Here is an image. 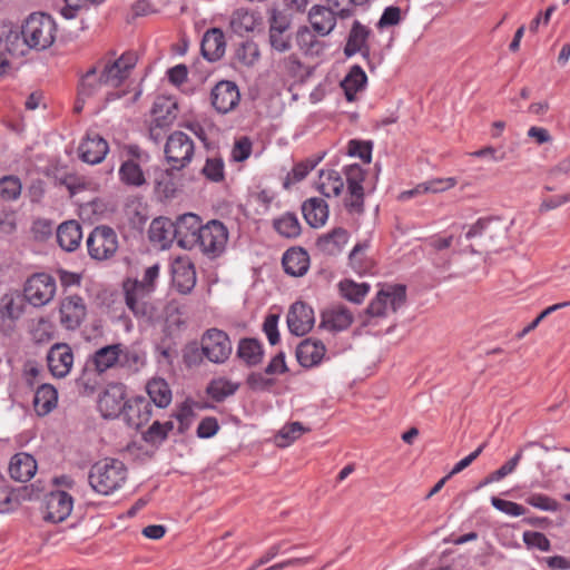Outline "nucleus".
Segmentation results:
<instances>
[{
	"mask_svg": "<svg viewBox=\"0 0 570 570\" xmlns=\"http://www.w3.org/2000/svg\"><path fill=\"white\" fill-rule=\"evenodd\" d=\"M88 479L95 492L110 495L125 484L127 469L120 460L106 458L90 468Z\"/></svg>",
	"mask_w": 570,
	"mask_h": 570,
	"instance_id": "obj_1",
	"label": "nucleus"
},
{
	"mask_svg": "<svg viewBox=\"0 0 570 570\" xmlns=\"http://www.w3.org/2000/svg\"><path fill=\"white\" fill-rule=\"evenodd\" d=\"M57 26L47 13H31L24 21L21 35L24 43L36 50L49 48L56 39Z\"/></svg>",
	"mask_w": 570,
	"mask_h": 570,
	"instance_id": "obj_2",
	"label": "nucleus"
},
{
	"mask_svg": "<svg viewBox=\"0 0 570 570\" xmlns=\"http://www.w3.org/2000/svg\"><path fill=\"white\" fill-rule=\"evenodd\" d=\"M508 224L500 218H481L470 226L468 239L478 238V245L488 252H499L507 244Z\"/></svg>",
	"mask_w": 570,
	"mask_h": 570,
	"instance_id": "obj_3",
	"label": "nucleus"
},
{
	"mask_svg": "<svg viewBox=\"0 0 570 570\" xmlns=\"http://www.w3.org/2000/svg\"><path fill=\"white\" fill-rule=\"evenodd\" d=\"M178 106L174 98L158 96L150 110L151 120L149 125V137L158 144L177 118Z\"/></svg>",
	"mask_w": 570,
	"mask_h": 570,
	"instance_id": "obj_4",
	"label": "nucleus"
},
{
	"mask_svg": "<svg viewBox=\"0 0 570 570\" xmlns=\"http://www.w3.org/2000/svg\"><path fill=\"white\" fill-rule=\"evenodd\" d=\"M57 292V283L48 273H35L23 284V298L33 307H43L49 304Z\"/></svg>",
	"mask_w": 570,
	"mask_h": 570,
	"instance_id": "obj_5",
	"label": "nucleus"
},
{
	"mask_svg": "<svg viewBox=\"0 0 570 570\" xmlns=\"http://www.w3.org/2000/svg\"><path fill=\"white\" fill-rule=\"evenodd\" d=\"M87 249L89 256L98 262L112 258L118 248V235L114 228L100 225L95 227L87 238Z\"/></svg>",
	"mask_w": 570,
	"mask_h": 570,
	"instance_id": "obj_6",
	"label": "nucleus"
},
{
	"mask_svg": "<svg viewBox=\"0 0 570 570\" xmlns=\"http://www.w3.org/2000/svg\"><path fill=\"white\" fill-rule=\"evenodd\" d=\"M136 62L137 57L135 53L125 52L117 59L102 58L95 67H98L105 86L117 88L129 77Z\"/></svg>",
	"mask_w": 570,
	"mask_h": 570,
	"instance_id": "obj_7",
	"label": "nucleus"
},
{
	"mask_svg": "<svg viewBox=\"0 0 570 570\" xmlns=\"http://www.w3.org/2000/svg\"><path fill=\"white\" fill-rule=\"evenodd\" d=\"M194 141L183 131L173 132L165 145V157L171 169L181 170L193 159Z\"/></svg>",
	"mask_w": 570,
	"mask_h": 570,
	"instance_id": "obj_8",
	"label": "nucleus"
},
{
	"mask_svg": "<svg viewBox=\"0 0 570 570\" xmlns=\"http://www.w3.org/2000/svg\"><path fill=\"white\" fill-rule=\"evenodd\" d=\"M197 246L210 258L220 256L228 242V229L219 220L213 219L205 224L198 235Z\"/></svg>",
	"mask_w": 570,
	"mask_h": 570,
	"instance_id": "obj_9",
	"label": "nucleus"
},
{
	"mask_svg": "<svg viewBox=\"0 0 570 570\" xmlns=\"http://www.w3.org/2000/svg\"><path fill=\"white\" fill-rule=\"evenodd\" d=\"M229 336L222 330L209 328L202 336V352L206 358L216 364L226 362L232 354Z\"/></svg>",
	"mask_w": 570,
	"mask_h": 570,
	"instance_id": "obj_10",
	"label": "nucleus"
},
{
	"mask_svg": "<svg viewBox=\"0 0 570 570\" xmlns=\"http://www.w3.org/2000/svg\"><path fill=\"white\" fill-rule=\"evenodd\" d=\"M126 386L121 383L108 384L98 399V410L105 419L121 416L126 399Z\"/></svg>",
	"mask_w": 570,
	"mask_h": 570,
	"instance_id": "obj_11",
	"label": "nucleus"
},
{
	"mask_svg": "<svg viewBox=\"0 0 570 570\" xmlns=\"http://www.w3.org/2000/svg\"><path fill=\"white\" fill-rule=\"evenodd\" d=\"M176 242L184 249H193L199 242L198 235L204 225L198 215L186 213L177 217L174 222Z\"/></svg>",
	"mask_w": 570,
	"mask_h": 570,
	"instance_id": "obj_12",
	"label": "nucleus"
},
{
	"mask_svg": "<svg viewBox=\"0 0 570 570\" xmlns=\"http://www.w3.org/2000/svg\"><path fill=\"white\" fill-rule=\"evenodd\" d=\"M87 315V306L79 295H68L60 302L59 320L63 328L75 331L80 327Z\"/></svg>",
	"mask_w": 570,
	"mask_h": 570,
	"instance_id": "obj_13",
	"label": "nucleus"
},
{
	"mask_svg": "<svg viewBox=\"0 0 570 570\" xmlns=\"http://www.w3.org/2000/svg\"><path fill=\"white\" fill-rule=\"evenodd\" d=\"M240 100L237 85L229 80L217 82L210 91V102L218 114H228L234 110Z\"/></svg>",
	"mask_w": 570,
	"mask_h": 570,
	"instance_id": "obj_14",
	"label": "nucleus"
},
{
	"mask_svg": "<svg viewBox=\"0 0 570 570\" xmlns=\"http://www.w3.org/2000/svg\"><path fill=\"white\" fill-rule=\"evenodd\" d=\"M43 519L52 523L65 521L73 508L72 497L65 491H52L46 495Z\"/></svg>",
	"mask_w": 570,
	"mask_h": 570,
	"instance_id": "obj_15",
	"label": "nucleus"
},
{
	"mask_svg": "<svg viewBox=\"0 0 570 570\" xmlns=\"http://www.w3.org/2000/svg\"><path fill=\"white\" fill-rule=\"evenodd\" d=\"M153 416L150 401L144 396H135L127 400L121 417L129 428L136 430L147 424Z\"/></svg>",
	"mask_w": 570,
	"mask_h": 570,
	"instance_id": "obj_16",
	"label": "nucleus"
},
{
	"mask_svg": "<svg viewBox=\"0 0 570 570\" xmlns=\"http://www.w3.org/2000/svg\"><path fill=\"white\" fill-rule=\"evenodd\" d=\"M24 298L18 293H7L0 299V330L9 334L24 312Z\"/></svg>",
	"mask_w": 570,
	"mask_h": 570,
	"instance_id": "obj_17",
	"label": "nucleus"
},
{
	"mask_svg": "<svg viewBox=\"0 0 570 570\" xmlns=\"http://www.w3.org/2000/svg\"><path fill=\"white\" fill-rule=\"evenodd\" d=\"M315 324L314 311L304 302L294 303L287 314V326L292 334L303 336L307 334Z\"/></svg>",
	"mask_w": 570,
	"mask_h": 570,
	"instance_id": "obj_18",
	"label": "nucleus"
},
{
	"mask_svg": "<svg viewBox=\"0 0 570 570\" xmlns=\"http://www.w3.org/2000/svg\"><path fill=\"white\" fill-rule=\"evenodd\" d=\"M124 289L126 305L137 318L151 321L156 316V308L149 301L150 293L128 284L124 285Z\"/></svg>",
	"mask_w": 570,
	"mask_h": 570,
	"instance_id": "obj_19",
	"label": "nucleus"
},
{
	"mask_svg": "<svg viewBox=\"0 0 570 570\" xmlns=\"http://www.w3.org/2000/svg\"><path fill=\"white\" fill-rule=\"evenodd\" d=\"M47 362L50 372L56 377L67 376L73 364V353L66 343H57L48 352Z\"/></svg>",
	"mask_w": 570,
	"mask_h": 570,
	"instance_id": "obj_20",
	"label": "nucleus"
},
{
	"mask_svg": "<svg viewBox=\"0 0 570 570\" xmlns=\"http://www.w3.org/2000/svg\"><path fill=\"white\" fill-rule=\"evenodd\" d=\"M173 284L181 294H189L196 285L194 264L187 257H178L171 263Z\"/></svg>",
	"mask_w": 570,
	"mask_h": 570,
	"instance_id": "obj_21",
	"label": "nucleus"
},
{
	"mask_svg": "<svg viewBox=\"0 0 570 570\" xmlns=\"http://www.w3.org/2000/svg\"><path fill=\"white\" fill-rule=\"evenodd\" d=\"M107 141L96 132L87 134L79 146V157L82 161L96 165L101 163L108 153Z\"/></svg>",
	"mask_w": 570,
	"mask_h": 570,
	"instance_id": "obj_22",
	"label": "nucleus"
},
{
	"mask_svg": "<svg viewBox=\"0 0 570 570\" xmlns=\"http://www.w3.org/2000/svg\"><path fill=\"white\" fill-rule=\"evenodd\" d=\"M346 176L347 190L350 199L346 200V206L351 208H360L363 204L364 189L363 181L365 173L362 167L357 164L348 165L344 169Z\"/></svg>",
	"mask_w": 570,
	"mask_h": 570,
	"instance_id": "obj_23",
	"label": "nucleus"
},
{
	"mask_svg": "<svg viewBox=\"0 0 570 570\" xmlns=\"http://www.w3.org/2000/svg\"><path fill=\"white\" fill-rule=\"evenodd\" d=\"M200 50L203 57L210 61H218L226 51L225 35L219 28L208 29L202 39Z\"/></svg>",
	"mask_w": 570,
	"mask_h": 570,
	"instance_id": "obj_24",
	"label": "nucleus"
},
{
	"mask_svg": "<svg viewBox=\"0 0 570 570\" xmlns=\"http://www.w3.org/2000/svg\"><path fill=\"white\" fill-rule=\"evenodd\" d=\"M353 320V314L347 307L334 305L322 313L321 327L332 332H342L351 326Z\"/></svg>",
	"mask_w": 570,
	"mask_h": 570,
	"instance_id": "obj_25",
	"label": "nucleus"
},
{
	"mask_svg": "<svg viewBox=\"0 0 570 570\" xmlns=\"http://www.w3.org/2000/svg\"><path fill=\"white\" fill-rule=\"evenodd\" d=\"M149 240L159 246L161 249H167L176 240L174 222L166 217L155 218L148 229Z\"/></svg>",
	"mask_w": 570,
	"mask_h": 570,
	"instance_id": "obj_26",
	"label": "nucleus"
},
{
	"mask_svg": "<svg viewBox=\"0 0 570 570\" xmlns=\"http://www.w3.org/2000/svg\"><path fill=\"white\" fill-rule=\"evenodd\" d=\"M302 214L312 228H320L328 219V205L323 198L311 197L302 204Z\"/></svg>",
	"mask_w": 570,
	"mask_h": 570,
	"instance_id": "obj_27",
	"label": "nucleus"
},
{
	"mask_svg": "<svg viewBox=\"0 0 570 570\" xmlns=\"http://www.w3.org/2000/svg\"><path fill=\"white\" fill-rule=\"evenodd\" d=\"M337 13L330 7L313 6L308 12V21L313 30L324 37L330 35L336 26Z\"/></svg>",
	"mask_w": 570,
	"mask_h": 570,
	"instance_id": "obj_28",
	"label": "nucleus"
},
{
	"mask_svg": "<svg viewBox=\"0 0 570 570\" xmlns=\"http://www.w3.org/2000/svg\"><path fill=\"white\" fill-rule=\"evenodd\" d=\"M326 347L321 341L306 338L296 348L298 363L304 367L318 365L325 356Z\"/></svg>",
	"mask_w": 570,
	"mask_h": 570,
	"instance_id": "obj_29",
	"label": "nucleus"
},
{
	"mask_svg": "<svg viewBox=\"0 0 570 570\" xmlns=\"http://www.w3.org/2000/svg\"><path fill=\"white\" fill-rule=\"evenodd\" d=\"M37 472V462L32 455L21 452L14 454L9 464L10 476L18 482L29 481Z\"/></svg>",
	"mask_w": 570,
	"mask_h": 570,
	"instance_id": "obj_30",
	"label": "nucleus"
},
{
	"mask_svg": "<svg viewBox=\"0 0 570 570\" xmlns=\"http://www.w3.org/2000/svg\"><path fill=\"white\" fill-rule=\"evenodd\" d=\"M453 243V236H443L440 234L432 235L424 239L425 247L435 267L446 269L450 266V258L439 255L448 249Z\"/></svg>",
	"mask_w": 570,
	"mask_h": 570,
	"instance_id": "obj_31",
	"label": "nucleus"
},
{
	"mask_svg": "<svg viewBox=\"0 0 570 570\" xmlns=\"http://www.w3.org/2000/svg\"><path fill=\"white\" fill-rule=\"evenodd\" d=\"M282 264L288 275L303 276L308 271L309 256L302 248H292L284 253Z\"/></svg>",
	"mask_w": 570,
	"mask_h": 570,
	"instance_id": "obj_32",
	"label": "nucleus"
},
{
	"mask_svg": "<svg viewBox=\"0 0 570 570\" xmlns=\"http://www.w3.org/2000/svg\"><path fill=\"white\" fill-rule=\"evenodd\" d=\"M82 238L81 226L76 220L62 223L57 229V240L67 252L77 249Z\"/></svg>",
	"mask_w": 570,
	"mask_h": 570,
	"instance_id": "obj_33",
	"label": "nucleus"
},
{
	"mask_svg": "<svg viewBox=\"0 0 570 570\" xmlns=\"http://www.w3.org/2000/svg\"><path fill=\"white\" fill-rule=\"evenodd\" d=\"M146 392L154 405L159 409H166L171 403V389L167 381L161 377L150 379L146 384Z\"/></svg>",
	"mask_w": 570,
	"mask_h": 570,
	"instance_id": "obj_34",
	"label": "nucleus"
},
{
	"mask_svg": "<svg viewBox=\"0 0 570 570\" xmlns=\"http://www.w3.org/2000/svg\"><path fill=\"white\" fill-rule=\"evenodd\" d=\"M344 188L340 173L334 169H322L316 183V189L325 197L338 196Z\"/></svg>",
	"mask_w": 570,
	"mask_h": 570,
	"instance_id": "obj_35",
	"label": "nucleus"
},
{
	"mask_svg": "<svg viewBox=\"0 0 570 570\" xmlns=\"http://www.w3.org/2000/svg\"><path fill=\"white\" fill-rule=\"evenodd\" d=\"M347 232L343 228H335L331 233L321 236L317 239V247L327 255L338 254L347 243Z\"/></svg>",
	"mask_w": 570,
	"mask_h": 570,
	"instance_id": "obj_36",
	"label": "nucleus"
},
{
	"mask_svg": "<svg viewBox=\"0 0 570 570\" xmlns=\"http://www.w3.org/2000/svg\"><path fill=\"white\" fill-rule=\"evenodd\" d=\"M58 393L50 384H42L35 393L33 406L39 415H47L57 405Z\"/></svg>",
	"mask_w": 570,
	"mask_h": 570,
	"instance_id": "obj_37",
	"label": "nucleus"
},
{
	"mask_svg": "<svg viewBox=\"0 0 570 570\" xmlns=\"http://www.w3.org/2000/svg\"><path fill=\"white\" fill-rule=\"evenodd\" d=\"M263 346L256 338H242L237 346V356L247 365H257L263 360Z\"/></svg>",
	"mask_w": 570,
	"mask_h": 570,
	"instance_id": "obj_38",
	"label": "nucleus"
},
{
	"mask_svg": "<svg viewBox=\"0 0 570 570\" xmlns=\"http://www.w3.org/2000/svg\"><path fill=\"white\" fill-rule=\"evenodd\" d=\"M367 248L368 245L366 243L356 244L350 253L348 264L358 275L370 274L374 269V263L366 254Z\"/></svg>",
	"mask_w": 570,
	"mask_h": 570,
	"instance_id": "obj_39",
	"label": "nucleus"
},
{
	"mask_svg": "<svg viewBox=\"0 0 570 570\" xmlns=\"http://www.w3.org/2000/svg\"><path fill=\"white\" fill-rule=\"evenodd\" d=\"M121 352V344H112L99 348L92 357L95 368L99 373L109 370L118 362Z\"/></svg>",
	"mask_w": 570,
	"mask_h": 570,
	"instance_id": "obj_40",
	"label": "nucleus"
},
{
	"mask_svg": "<svg viewBox=\"0 0 570 570\" xmlns=\"http://www.w3.org/2000/svg\"><path fill=\"white\" fill-rule=\"evenodd\" d=\"M105 82L101 81V73L98 67H91L81 78L78 95L81 100L94 97L98 94Z\"/></svg>",
	"mask_w": 570,
	"mask_h": 570,
	"instance_id": "obj_41",
	"label": "nucleus"
},
{
	"mask_svg": "<svg viewBox=\"0 0 570 570\" xmlns=\"http://www.w3.org/2000/svg\"><path fill=\"white\" fill-rule=\"evenodd\" d=\"M274 229L285 238H296L301 235L302 226L295 213L287 212L273 220Z\"/></svg>",
	"mask_w": 570,
	"mask_h": 570,
	"instance_id": "obj_42",
	"label": "nucleus"
},
{
	"mask_svg": "<svg viewBox=\"0 0 570 570\" xmlns=\"http://www.w3.org/2000/svg\"><path fill=\"white\" fill-rule=\"evenodd\" d=\"M229 26L237 35L252 32L256 27L255 13L249 9L238 8L232 13Z\"/></svg>",
	"mask_w": 570,
	"mask_h": 570,
	"instance_id": "obj_43",
	"label": "nucleus"
},
{
	"mask_svg": "<svg viewBox=\"0 0 570 570\" xmlns=\"http://www.w3.org/2000/svg\"><path fill=\"white\" fill-rule=\"evenodd\" d=\"M531 445H533V443H528L523 448L519 449V451L509 461H507L504 464H502L498 470L488 474L482 480V482L480 483L479 487H484L490 483L498 482V481L504 479L505 476L510 475L511 473H513L515 471L520 460L522 459L523 450Z\"/></svg>",
	"mask_w": 570,
	"mask_h": 570,
	"instance_id": "obj_44",
	"label": "nucleus"
},
{
	"mask_svg": "<svg viewBox=\"0 0 570 570\" xmlns=\"http://www.w3.org/2000/svg\"><path fill=\"white\" fill-rule=\"evenodd\" d=\"M234 58L243 67H253L261 58L259 47L253 40L243 41L236 47Z\"/></svg>",
	"mask_w": 570,
	"mask_h": 570,
	"instance_id": "obj_45",
	"label": "nucleus"
},
{
	"mask_svg": "<svg viewBox=\"0 0 570 570\" xmlns=\"http://www.w3.org/2000/svg\"><path fill=\"white\" fill-rule=\"evenodd\" d=\"M118 174L120 181L127 186L140 187L146 183L142 169L131 159L121 164Z\"/></svg>",
	"mask_w": 570,
	"mask_h": 570,
	"instance_id": "obj_46",
	"label": "nucleus"
},
{
	"mask_svg": "<svg viewBox=\"0 0 570 570\" xmlns=\"http://www.w3.org/2000/svg\"><path fill=\"white\" fill-rule=\"evenodd\" d=\"M365 81V72L358 66L352 67L341 83L348 101L354 100L356 92L363 88Z\"/></svg>",
	"mask_w": 570,
	"mask_h": 570,
	"instance_id": "obj_47",
	"label": "nucleus"
},
{
	"mask_svg": "<svg viewBox=\"0 0 570 570\" xmlns=\"http://www.w3.org/2000/svg\"><path fill=\"white\" fill-rule=\"evenodd\" d=\"M367 36V29L358 21H354L344 48V53L347 57H352L356 52L361 51L366 42Z\"/></svg>",
	"mask_w": 570,
	"mask_h": 570,
	"instance_id": "obj_48",
	"label": "nucleus"
},
{
	"mask_svg": "<svg viewBox=\"0 0 570 570\" xmlns=\"http://www.w3.org/2000/svg\"><path fill=\"white\" fill-rule=\"evenodd\" d=\"M340 291L344 298L360 304L367 295L370 285L367 283H355L351 279H344L340 283Z\"/></svg>",
	"mask_w": 570,
	"mask_h": 570,
	"instance_id": "obj_49",
	"label": "nucleus"
},
{
	"mask_svg": "<svg viewBox=\"0 0 570 570\" xmlns=\"http://www.w3.org/2000/svg\"><path fill=\"white\" fill-rule=\"evenodd\" d=\"M523 499L529 505L541 511L556 512L560 508L557 500L543 493L528 492L523 494Z\"/></svg>",
	"mask_w": 570,
	"mask_h": 570,
	"instance_id": "obj_50",
	"label": "nucleus"
},
{
	"mask_svg": "<svg viewBox=\"0 0 570 570\" xmlns=\"http://www.w3.org/2000/svg\"><path fill=\"white\" fill-rule=\"evenodd\" d=\"M237 387V384H234L228 380L218 379L209 383L207 387V393L212 396V399L220 402L225 400L227 396L233 395L236 392Z\"/></svg>",
	"mask_w": 570,
	"mask_h": 570,
	"instance_id": "obj_51",
	"label": "nucleus"
},
{
	"mask_svg": "<svg viewBox=\"0 0 570 570\" xmlns=\"http://www.w3.org/2000/svg\"><path fill=\"white\" fill-rule=\"evenodd\" d=\"M306 431H308V429L304 428L299 422L286 424L276 435L277 444L279 446H287Z\"/></svg>",
	"mask_w": 570,
	"mask_h": 570,
	"instance_id": "obj_52",
	"label": "nucleus"
},
{
	"mask_svg": "<svg viewBox=\"0 0 570 570\" xmlns=\"http://www.w3.org/2000/svg\"><path fill=\"white\" fill-rule=\"evenodd\" d=\"M159 276V265L154 264L147 267L144 272L141 279H136L134 282H127L126 284L138 287L142 289L145 293H153L155 291V282Z\"/></svg>",
	"mask_w": 570,
	"mask_h": 570,
	"instance_id": "obj_53",
	"label": "nucleus"
},
{
	"mask_svg": "<svg viewBox=\"0 0 570 570\" xmlns=\"http://www.w3.org/2000/svg\"><path fill=\"white\" fill-rule=\"evenodd\" d=\"M322 159L323 156H318L314 159L309 158L296 164L291 170V173H288L287 180L293 184L303 180L309 174V171H312L317 166V164Z\"/></svg>",
	"mask_w": 570,
	"mask_h": 570,
	"instance_id": "obj_54",
	"label": "nucleus"
},
{
	"mask_svg": "<svg viewBox=\"0 0 570 570\" xmlns=\"http://www.w3.org/2000/svg\"><path fill=\"white\" fill-rule=\"evenodd\" d=\"M570 173V159L567 157L560 160L556 166H553L547 175L548 184L543 187L547 191H554L557 189L556 183L560 180L562 176H566Z\"/></svg>",
	"mask_w": 570,
	"mask_h": 570,
	"instance_id": "obj_55",
	"label": "nucleus"
},
{
	"mask_svg": "<svg viewBox=\"0 0 570 570\" xmlns=\"http://www.w3.org/2000/svg\"><path fill=\"white\" fill-rule=\"evenodd\" d=\"M21 183L19 178L6 176L0 179V196L4 200H16L21 194Z\"/></svg>",
	"mask_w": 570,
	"mask_h": 570,
	"instance_id": "obj_56",
	"label": "nucleus"
},
{
	"mask_svg": "<svg viewBox=\"0 0 570 570\" xmlns=\"http://www.w3.org/2000/svg\"><path fill=\"white\" fill-rule=\"evenodd\" d=\"M291 19L278 9H272L268 18V33L289 32Z\"/></svg>",
	"mask_w": 570,
	"mask_h": 570,
	"instance_id": "obj_57",
	"label": "nucleus"
},
{
	"mask_svg": "<svg viewBox=\"0 0 570 570\" xmlns=\"http://www.w3.org/2000/svg\"><path fill=\"white\" fill-rule=\"evenodd\" d=\"M491 504L497 510H499L510 517H521V515L525 514V512H527V510L523 505L512 502V501L500 499L498 497L491 498Z\"/></svg>",
	"mask_w": 570,
	"mask_h": 570,
	"instance_id": "obj_58",
	"label": "nucleus"
},
{
	"mask_svg": "<svg viewBox=\"0 0 570 570\" xmlns=\"http://www.w3.org/2000/svg\"><path fill=\"white\" fill-rule=\"evenodd\" d=\"M458 184L456 178H433L421 184V188L424 193H442L453 188Z\"/></svg>",
	"mask_w": 570,
	"mask_h": 570,
	"instance_id": "obj_59",
	"label": "nucleus"
},
{
	"mask_svg": "<svg viewBox=\"0 0 570 570\" xmlns=\"http://www.w3.org/2000/svg\"><path fill=\"white\" fill-rule=\"evenodd\" d=\"M205 177L212 181H220L224 179V161L220 158H208L202 169Z\"/></svg>",
	"mask_w": 570,
	"mask_h": 570,
	"instance_id": "obj_60",
	"label": "nucleus"
},
{
	"mask_svg": "<svg viewBox=\"0 0 570 570\" xmlns=\"http://www.w3.org/2000/svg\"><path fill=\"white\" fill-rule=\"evenodd\" d=\"M391 297L390 292L380 291L375 298L372 299L367 307V312L371 316L381 317L386 315L387 302Z\"/></svg>",
	"mask_w": 570,
	"mask_h": 570,
	"instance_id": "obj_61",
	"label": "nucleus"
},
{
	"mask_svg": "<svg viewBox=\"0 0 570 570\" xmlns=\"http://www.w3.org/2000/svg\"><path fill=\"white\" fill-rule=\"evenodd\" d=\"M268 42L272 49L279 53L292 49V36L289 32L268 33Z\"/></svg>",
	"mask_w": 570,
	"mask_h": 570,
	"instance_id": "obj_62",
	"label": "nucleus"
},
{
	"mask_svg": "<svg viewBox=\"0 0 570 570\" xmlns=\"http://www.w3.org/2000/svg\"><path fill=\"white\" fill-rule=\"evenodd\" d=\"M523 541L529 548H537L540 551L550 550V541L546 534L537 531H525L523 533Z\"/></svg>",
	"mask_w": 570,
	"mask_h": 570,
	"instance_id": "obj_63",
	"label": "nucleus"
},
{
	"mask_svg": "<svg viewBox=\"0 0 570 570\" xmlns=\"http://www.w3.org/2000/svg\"><path fill=\"white\" fill-rule=\"evenodd\" d=\"M252 154V141L248 137H240L232 149V159L238 163L246 160Z\"/></svg>",
	"mask_w": 570,
	"mask_h": 570,
	"instance_id": "obj_64",
	"label": "nucleus"
}]
</instances>
